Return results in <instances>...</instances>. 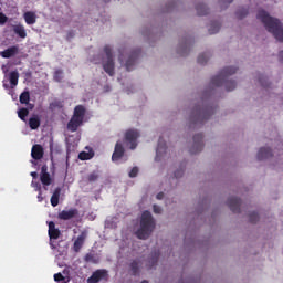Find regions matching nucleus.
<instances>
[{
	"label": "nucleus",
	"mask_w": 283,
	"mask_h": 283,
	"mask_svg": "<svg viewBox=\"0 0 283 283\" xmlns=\"http://www.w3.org/2000/svg\"><path fill=\"white\" fill-rule=\"evenodd\" d=\"M256 19L263 23L264 28L276 39L283 43V24L276 18H273L265 10H259Z\"/></svg>",
	"instance_id": "nucleus-1"
},
{
	"label": "nucleus",
	"mask_w": 283,
	"mask_h": 283,
	"mask_svg": "<svg viewBox=\"0 0 283 283\" xmlns=\"http://www.w3.org/2000/svg\"><path fill=\"white\" fill-rule=\"evenodd\" d=\"M156 229V222H154V217H151V212L144 211L140 218L139 228L135 231L137 238L139 240H147Z\"/></svg>",
	"instance_id": "nucleus-2"
},
{
	"label": "nucleus",
	"mask_w": 283,
	"mask_h": 283,
	"mask_svg": "<svg viewBox=\"0 0 283 283\" xmlns=\"http://www.w3.org/2000/svg\"><path fill=\"white\" fill-rule=\"evenodd\" d=\"M238 69L235 66H229L222 71V73L212 80V85L220 87V85L224 84V87L228 92H233L235 90V82L227 80L228 76L235 74Z\"/></svg>",
	"instance_id": "nucleus-3"
},
{
	"label": "nucleus",
	"mask_w": 283,
	"mask_h": 283,
	"mask_svg": "<svg viewBox=\"0 0 283 283\" xmlns=\"http://www.w3.org/2000/svg\"><path fill=\"white\" fill-rule=\"evenodd\" d=\"M85 117V107L82 105L76 106L74 109V115L67 124V129L70 132H76L81 125H83V118Z\"/></svg>",
	"instance_id": "nucleus-4"
},
{
	"label": "nucleus",
	"mask_w": 283,
	"mask_h": 283,
	"mask_svg": "<svg viewBox=\"0 0 283 283\" xmlns=\"http://www.w3.org/2000/svg\"><path fill=\"white\" fill-rule=\"evenodd\" d=\"M105 60L103 61V67L106 74L109 76H114V60L112 59V48L105 46L104 48Z\"/></svg>",
	"instance_id": "nucleus-5"
},
{
	"label": "nucleus",
	"mask_w": 283,
	"mask_h": 283,
	"mask_svg": "<svg viewBox=\"0 0 283 283\" xmlns=\"http://www.w3.org/2000/svg\"><path fill=\"white\" fill-rule=\"evenodd\" d=\"M139 136L140 134L138 133V130L128 129L125 134V147H128V149H136Z\"/></svg>",
	"instance_id": "nucleus-6"
},
{
	"label": "nucleus",
	"mask_w": 283,
	"mask_h": 283,
	"mask_svg": "<svg viewBox=\"0 0 283 283\" xmlns=\"http://www.w3.org/2000/svg\"><path fill=\"white\" fill-rule=\"evenodd\" d=\"M101 280H107V271L97 270L93 275L87 280L88 283H98Z\"/></svg>",
	"instance_id": "nucleus-7"
},
{
	"label": "nucleus",
	"mask_w": 283,
	"mask_h": 283,
	"mask_svg": "<svg viewBox=\"0 0 283 283\" xmlns=\"http://www.w3.org/2000/svg\"><path fill=\"white\" fill-rule=\"evenodd\" d=\"M119 63H122V65H125L126 70H128V72H129L130 70L134 69L135 60H134V57L129 56L128 54H122L119 56Z\"/></svg>",
	"instance_id": "nucleus-8"
},
{
	"label": "nucleus",
	"mask_w": 283,
	"mask_h": 283,
	"mask_svg": "<svg viewBox=\"0 0 283 283\" xmlns=\"http://www.w3.org/2000/svg\"><path fill=\"white\" fill-rule=\"evenodd\" d=\"M273 156V150L269 147H261L256 154L258 160H269Z\"/></svg>",
	"instance_id": "nucleus-9"
},
{
	"label": "nucleus",
	"mask_w": 283,
	"mask_h": 283,
	"mask_svg": "<svg viewBox=\"0 0 283 283\" xmlns=\"http://www.w3.org/2000/svg\"><path fill=\"white\" fill-rule=\"evenodd\" d=\"M40 180L45 187H50V185H52V177L48 174V166H43L41 168Z\"/></svg>",
	"instance_id": "nucleus-10"
},
{
	"label": "nucleus",
	"mask_w": 283,
	"mask_h": 283,
	"mask_svg": "<svg viewBox=\"0 0 283 283\" xmlns=\"http://www.w3.org/2000/svg\"><path fill=\"white\" fill-rule=\"evenodd\" d=\"M123 154H125V149L123 148L120 142H117V144L115 145V150L112 156L113 163H117V160H120V158H123Z\"/></svg>",
	"instance_id": "nucleus-11"
},
{
	"label": "nucleus",
	"mask_w": 283,
	"mask_h": 283,
	"mask_svg": "<svg viewBox=\"0 0 283 283\" xmlns=\"http://www.w3.org/2000/svg\"><path fill=\"white\" fill-rule=\"evenodd\" d=\"M31 156L34 160H41L43 158V146L36 144L31 149Z\"/></svg>",
	"instance_id": "nucleus-12"
},
{
	"label": "nucleus",
	"mask_w": 283,
	"mask_h": 283,
	"mask_svg": "<svg viewBox=\"0 0 283 283\" xmlns=\"http://www.w3.org/2000/svg\"><path fill=\"white\" fill-rule=\"evenodd\" d=\"M15 54H19V46H17V45L11 46V48L0 52V56H2V59H10L11 56H14Z\"/></svg>",
	"instance_id": "nucleus-13"
},
{
	"label": "nucleus",
	"mask_w": 283,
	"mask_h": 283,
	"mask_svg": "<svg viewBox=\"0 0 283 283\" xmlns=\"http://www.w3.org/2000/svg\"><path fill=\"white\" fill-rule=\"evenodd\" d=\"M85 238H87V233H85V232H82L77 237V239L74 242V247H73L74 251H76V252L81 251V249L83 248V244L85 242Z\"/></svg>",
	"instance_id": "nucleus-14"
},
{
	"label": "nucleus",
	"mask_w": 283,
	"mask_h": 283,
	"mask_svg": "<svg viewBox=\"0 0 283 283\" xmlns=\"http://www.w3.org/2000/svg\"><path fill=\"white\" fill-rule=\"evenodd\" d=\"M23 19H24L27 25H34V23H36V13L32 12V11H27L23 14Z\"/></svg>",
	"instance_id": "nucleus-15"
},
{
	"label": "nucleus",
	"mask_w": 283,
	"mask_h": 283,
	"mask_svg": "<svg viewBox=\"0 0 283 283\" xmlns=\"http://www.w3.org/2000/svg\"><path fill=\"white\" fill-rule=\"evenodd\" d=\"M59 235H61V232L55 228L54 222H49V237L51 240H59Z\"/></svg>",
	"instance_id": "nucleus-16"
},
{
	"label": "nucleus",
	"mask_w": 283,
	"mask_h": 283,
	"mask_svg": "<svg viewBox=\"0 0 283 283\" xmlns=\"http://www.w3.org/2000/svg\"><path fill=\"white\" fill-rule=\"evenodd\" d=\"M74 216H76V210L74 209L63 210L59 213L60 220H71V218H74Z\"/></svg>",
	"instance_id": "nucleus-17"
},
{
	"label": "nucleus",
	"mask_w": 283,
	"mask_h": 283,
	"mask_svg": "<svg viewBox=\"0 0 283 283\" xmlns=\"http://www.w3.org/2000/svg\"><path fill=\"white\" fill-rule=\"evenodd\" d=\"M13 32L14 34H18L20 39H25V36H28V33L25 32V27H23V24L13 25Z\"/></svg>",
	"instance_id": "nucleus-18"
},
{
	"label": "nucleus",
	"mask_w": 283,
	"mask_h": 283,
	"mask_svg": "<svg viewBox=\"0 0 283 283\" xmlns=\"http://www.w3.org/2000/svg\"><path fill=\"white\" fill-rule=\"evenodd\" d=\"M166 154H167V146L165 144H159L157 147L155 160H160L165 158Z\"/></svg>",
	"instance_id": "nucleus-19"
},
{
	"label": "nucleus",
	"mask_w": 283,
	"mask_h": 283,
	"mask_svg": "<svg viewBox=\"0 0 283 283\" xmlns=\"http://www.w3.org/2000/svg\"><path fill=\"white\" fill-rule=\"evenodd\" d=\"M9 81L11 83V87L14 88L19 85V72L13 71L9 74Z\"/></svg>",
	"instance_id": "nucleus-20"
},
{
	"label": "nucleus",
	"mask_w": 283,
	"mask_h": 283,
	"mask_svg": "<svg viewBox=\"0 0 283 283\" xmlns=\"http://www.w3.org/2000/svg\"><path fill=\"white\" fill-rule=\"evenodd\" d=\"M59 198H61V188H56L51 197L52 207H59Z\"/></svg>",
	"instance_id": "nucleus-21"
},
{
	"label": "nucleus",
	"mask_w": 283,
	"mask_h": 283,
	"mask_svg": "<svg viewBox=\"0 0 283 283\" xmlns=\"http://www.w3.org/2000/svg\"><path fill=\"white\" fill-rule=\"evenodd\" d=\"M41 125V119L39 118V116H33L29 119V126L31 127V129H39Z\"/></svg>",
	"instance_id": "nucleus-22"
},
{
	"label": "nucleus",
	"mask_w": 283,
	"mask_h": 283,
	"mask_svg": "<svg viewBox=\"0 0 283 283\" xmlns=\"http://www.w3.org/2000/svg\"><path fill=\"white\" fill-rule=\"evenodd\" d=\"M228 203L232 211H238V208L240 207V199L232 198L228 201Z\"/></svg>",
	"instance_id": "nucleus-23"
},
{
	"label": "nucleus",
	"mask_w": 283,
	"mask_h": 283,
	"mask_svg": "<svg viewBox=\"0 0 283 283\" xmlns=\"http://www.w3.org/2000/svg\"><path fill=\"white\" fill-rule=\"evenodd\" d=\"M20 103H22L23 105H28V103H30V93L29 92H23L20 95Z\"/></svg>",
	"instance_id": "nucleus-24"
},
{
	"label": "nucleus",
	"mask_w": 283,
	"mask_h": 283,
	"mask_svg": "<svg viewBox=\"0 0 283 283\" xmlns=\"http://www.w3.org/2000/svg\"><path fill=\"white\" fill-rule=\"evenodd\" d=\"M28 114H30V111H28V108H21L20 111H18V116L19 118H21V120H25Z\"/></svg>",
	"instance_id": "nucleus-25"
},
{
	"label": "nucleus",
	"mask_w": 283,
	"mask_h": 283,
	"mask_svg": "<svg viewBox=\"0 0 283 283\" xmlns=\"http://www.w3.org/2000/svg\"><path fill=\"white\" fill-rule=\"evenodd\" d=\"M78 158L80 160H90L92 158V154L82 151L80 153Z\"/></svg>",
	"instance_id": "nucleus-26"
},
{
	"label": "nucleus",
	"mask_w": 283,
	"mask_h": 283,
	"mask_svg": "<svg viewBox=\"0 0 283 283\" xmlns=\"http://www.w3.org/2000/svg\"><path fill=\"white\" fill-rule=\"evenodd\" d=\"M195 118H196V120H202V118H205V112L197 111Z\"/></svg>",
	"instance_id": "nucleus-27"
},
{
	"label": "nucleus",
	"mask_w": 283,
	"mask_h": 283,
	"mask_svg": "<svg viewBox=\"0 0 283 283\" xmlns=\"http://www.w3.org/2000/svg\"><path fill=\"white\" fill-rule=\"evenodd\" d=\"M54 281L55 282H65V277L63 276V274L57 273V274H54Z\"/></svg>",
	"instance_id": "nucleus-28"
},
{
	"label": "nucleus",
	"mask_w": 283,
	"mask_h": 283,
	"mask_svg": "<svg viewBox=\"0 0 283 283\" xmlns=\"http://www.w3.org/2000/svg\"><path fill=\"white\" fill-rule=\"evenodd\" d=\"M136 176H138V168L134 167L130 172H129V177L130 178H136Z\"/></svg>",
	"instance_id": "nucleus-29"
},
{
	"label": "nucleus",
	"mask_w": 283,
	"mask_h": 283,
	"mask_svg": "<svg viewBox=\"0 0 283 283\" xmlns=\"http://www.w3.org/2000/svg\"><path fill=\"white\" fill-rule=\"evenodd\" d=\"M31 186L36 190V191H41V184L36 182V181H32Z\"/></svg>",
	"instance_id": "nucleus-30"
},
{
	"label": "nucleus",
	"mask_w": 283,
	"mask_h": 283,
	"mask_svg": "<svg viewBox=\"0 0 283 283\" xmlns=\"http://www.w3.org/2000/svg\"><path fill=\"white\" fill-rule=\"evenodd\" d=\"M153 211L154 213H163V208H160V206H153Z\"/></svg>",
	"instance_id": "nucleus-31"
},
{
	"label": "nucleus",
	"mask_w": 283,
	"mask_h": 283,
	"mask_svg": "<svg viewBox=\"0 0 283 283\" xmlns=\"http://www.w3.org/2000/svg\"><path fill=\"white\" fill-rule=\"evenodd\" d=\"M6 21H8V17H6V14L0 13V24L3 25V23H6Z\"/></svg>",
	"instance_id": "nucleus-32"
},
{
	"label": "nucleus",
	"mask_w": 283,
	"mask_h": 283,
	"mask_svg": "<svg viewBox=\"0 0 283 283\" xmlns=\"http://www.w3.org/2000/svg\"><path fill=\"white\" fill-rule=\"evenodd\" d=\"M137 269H138V262L135 261L132 263V270L134 273H136Z\"/></svg>",
	"instance_id": "nucleus-33"
},
{
	"label": "nucleus",
	"mask_w": 283,
	"mask_h": 283,
	"mask_svg": "<svg viewBox=\"0 0 283 283\" xmlns=\"http://www.w3.org/2000/svg\"><path fill=\"white\" fill-rule=\"evenodd\" d=\"M62 74H63V72L56 71L54 78L57 80V81H61V75H62Z\"/></svg>",
	"instance_id": "nucleus-34"
},
{
	"label": "nucleus",
	"mask_w": 283,
	"mask_h": 283,
	"mask_svg": "<svg viewBox=\"0 0 283 283\" xmlns=\"http://www.w3.org/2000/svg\"><path fill=\"white\" fill-rule=\"evenodd\" d=\"M90 180H96V178H98V175L97 174H92L90 175Z\"/></svg>",
	"instance_id": "nucleus-35"
},
{
	"label": "nucleus",
	"mask_w": 283,
	"mask_h": 283,
	"mask_svg": "<svg viewBox=\"0 0 283 283\" xmlns=\"http://www.w3.org/2000/svg\"><path fill=\"white\" fill-rule=\"evenodd\" d=\"M220 30V27H216V30H209L210 34H216Z\"/></svg>",
	"instance_id": "nucleus-36"
},
{
	"label": "nucleus",
	"mask_w": 283,
	"mask_h": 283,
	"mask_svg": "<svg viewBox=\"0 0 283 283\" xmlns=\"http://www.w3.org/2000/svg\"><path fill=\"white\" fill-rule=\"evenodd\" d=\"M279 61L283 63V51L279 52Z\"/></svg>",
	"instance_id": "nucleus-37"
},
{
	"label": "nucleus",
	"mask_w": 283,
	"mask_h": 283,
	"mask_svg": "<svg viewBox=\"0 0 283 283\" xmlns=\"http://www.w3.org/2000/svg\"><path fill=\"white\" fill-rule=\"evenodd\" d=\"M2 72L3 74H8V65H2Z\"/></svg>",
	"instance_id": "nucleus-38"
},
{
	"label": "nucleus",
	"mask_w": 283,
	"mask_h": 283,
	"mask_svg": "<svg viewBox=\"0 0 283 283\" xmlns=\"http://www.w3.org/2000/svg\"><path fill=\"white\" fill-rule=\"evenodd\" d=\"M165 195L163 193V192H159L158 195H157V200H163V197H164Z\"/></svg>",
	"instance_id": "nucleus-39"
},
{
	"label": "nucleus",
	"mask_w": 283,
	"mask_h": 283,
	"mask_svg": "<svg viewBox=\"0 0 283 283\" xmlns=\"http://www.w3.org/2000/svg\"><path fill=\"white\" fill-rule=\"evenodd\" d=\"M38 202H43V196H41V192L38 196Z\"/></svg>",
	"instance_id": "nucleus-40"
},
{
	"label": "nucleus",
	"mask_w": 283,
	"mask_h": 283,
	"mask_svg": "<svg viewBox=\"0 0 283 283\" xmlns=\"http://www.w3.org/2000/svg\"><path fill=\"white\" fill-rule=\"evenodd\" d=\"M233 0H221V3H232Z\"/></svg>",
	"instance_id": "nucleus-41"
},
{
	"label": "nucleus",
	"mask_w": 283,
	"mask_h": 283,
	"mask_svg": "<svg viewBox=\"0 0 283 283\" xmlns=\"http://www.w3.org/2000/svg\"><path fill=\"white\" fill-rule=\"evenodd\" d=\"M200 149H202V143H198V151H200Z\"/></svg>",
	"instance_id": "nucleus-42"
},
{
	"label": "nucleus",
	"mask_w": 283,
	"mask_h": 283,
	"mask_svg": "<svg viewBox=\"0 0 283 283\" xmlns=\"http://www.w3.org/2000/svg\"><path fill=\"white\" fill-rule=\"evenodd\" d=\"M3 87H4V90H8V84L6 83V81L3 82Z\"/></svg>",
	"instance_id": "nucleus-43"
},
{
	"label": "nucleus",
	"mask_w": 283,
	"mask_h": 283,
	"mask_svg": "<svg viewBox=\"0 0 283 283\" xmlns=\"http://www.w3.org/2000/svg\"><path fill=\"white\" fill-rule=\"evenodd\" d=\"M32 178H36V172H31Z\"/></svg>",
	"instance_id": "nucleus-44"
},
{
	"label": "nucleus",
	"mask_w": 283,
	"mask_h": 283,
	"mask_svg": "<svg viewBox=\"0 0 283 283\" xmlns=\"http://www.w3.org/2000/svg\"><path fill=\"white\" fill-rule=\"evenodd\" d=\"M199 63H205V61H202V57H199Z\"/></svg>",
	"instance_id": "nucleus-45"
},
{
	"label": "nucleus",
	"mask_w": 283,
	"mask_h": 283,
	"mask_svg": "<svg viewBox=\"0 0 283 283\" xmlns=\"http://www.w3.org/2000/svg\"><path fill=\"white\" fill-rule=\"evenodd\" d=\"M29 107H30L31 109H33V108H34V105L30 104Z\"/></svg>",
	"instance_id": "nucleus-46"
}]
</instances>
